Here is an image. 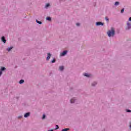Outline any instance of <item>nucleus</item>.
<instances>
[{
    "mask_svg": "<svg viewBox=\"0 0 131 131\" xmlns=\"http://www.w3.org/2000/svg\"><path fill=\"white\" fill-rule=\"evenodd\" d=\"M96 25L97 26H99V25H102V26H103L104 24H103L102 22L98 21L96 23Z\"/></svg>",
    "mask_w": 131,
    "mask_h": 131,
    "instance_id": "obj_2",
    "label": "nucleus"
},
{
    "mask_svg": "<svg viewBox=\"0 0 131 131\" xmlns=\"http://www.w3.org/2000/svg\"><path fill=\"white\" fill-rule=\"evenodd\" d=\"M115 34V31H114V28H111V31H108L107 32V35L110 37L111 36H114Z\"/></svg>",
    "mask_w": 131,
    "mask_h": 131,
    "instance_id": "obj_1",
    "label": "nucleus"
},
{
    "mask_svg": "<svg viewBox=\"0 0 131 131\" xmlns=\"http://www.w3.org/2000/svg\"><path fill=\"white\" fill-rule=\"evenodd\" d=\"M47 61H49V60H50V59L51 58V53H48L47 54Z\"/></svg>",
    "mask_w": 131,
    "mask_h": 131,
    "instance_id": "obj_3",
    "label": "nucleus"
},
{
    "mask_svg": "<svg viewBox=\"0 0 131 131\" xmlns=\"http://www.w3.org/2000/svg\"><path fill=\"white\" fill-rule=\"evenodd\" d=\"M118 5H119V2H115V6H118Z\"/></svg>",
    "mask_w": 131,
    "mask_h": 131,
    "instance_id": "obj_14",
    "label": "nucleus"
},
{
    "mask_svg": "<svg viewBox=\"0 0 131 131\" xmlns=\"http://www.w3.org/2000/svg\"><path fill=\"white\" fill-rule=\"evenodd\" d=\"M66 54H67V51H64L60 54V56H65Z\"/></svg>",
    "mask_w": 131,
    "mask_h": 131,
    "instance_id": "obj_5",
    "label": "nucleus"
},
{
    "mask_svg": "<svg viewBox=\"0 0 131 131\" xmlns=\"http://www.w3.org/2000/svg\"><path fill=\"white\" fill-rule=\"evenodd\" d=\"M75 101V99L74 98H73L71 100V103H74V101Z\"/></svg>",
    "mask_w": 131,
    "mask_h": 131,
    "instance_id": "obj_10",
    "label": "nucleus"
},
{
    "mask_svg": "<svg viewBox=\"0 0 131 131\" xmlns=\"http://www.w3.org/2000/svg\"><path fill=\"white\" fill-rule=\"evenodd\" d=\"M76 25H77V26H79V23H77Z\"/></svg>",
    "mask_w": 131,
    "mask_h": 131,
    "instance_id": "obj_27",
    "label": "nucleus"
},
{
    "mask_svg": "<svg viewBox=\"0 0 131 131\" xmlns=\"http://www.w3.org/2000/svg\"><path fill=\"white\" fill-rule=\"evenodd\" d=\"M84 76H86V77H90L91 75L88 74V73H84L83 74Z\"/></svg>",
    "mask_w": 131,
    "mask_h": 131,
    "instance_id": "obj_7",
    "label": "nucleus"
},
{
    "mask_svg": "<svg viewBox=\"0 0 131 131\" xmlns=\"http://www.w3.org/2000/svg\"><path fill=\"white\" fill-rule=\"evenodd\" d=\"M48 7H50V4L48 3L46 6V8H48Z\"/></svg>",
    "mask_w": 131,
    "mask_h": 131,
    "instance_id": "obj_21",
    "label": "nucleus"
},
{
    "mask_svg": "<svg viewBox=\"0 0 131 131\" xmlns=\"http://www.w3.org/2000/svg\"><path fill=\"white\" fill-rule=\"evenodd\" d=\"M56 129H59V126L58 125H56Z\"/></svg>",
    "mask_w": 131,
    "mask_h": 131,
    "instance_id": "obj_24",
    "label": "nucleus"
},
{
    "mask_svg": "<svg viewBox=\"0 0 131 131\" xmlns=\"http://www.w3.org/2000/svg\"><path fill=\"white\" fill-rule=\"evenodd\" d=\"M129 21H131V17L129 18Z\"/></svg>",
    "mask_w": 131,
    "mask_h": 131,
    "instance_id": "obj_28",
    "label": "nucleus"
},
{
    "mask_svg": "<svg viewBox=\"0 0 131 131\" xmlns=\"http://www.w3.org/2000/svg\"><path fill=\"white\" fill-rule=\"evenodd\" d=\"M96 84H97V82H94L92 83L93 86H95V85H96Z\"/></svg>",
    "mask_w": 131,
    "mask_h": 131,
    "instance_id": "obj_16",
    "label": "nucleus"
},
{
    "mask_svg": "<svg viewBox=\"0 0 131 131\" xmlns=\"http://www.w3.org/2000/svg\"><path fill=\"white\" fill-rule=\"evenodd\" d=\"M127 25L128 26V29H130L131 25L129 23H127Z\"/></svg>",
    "mask_w": 131,
    "mask_h": 131,
    "instance_id": "obj_8",
    "label": "nucleus"
},
{
    "mask_svg": "<svg viewBox=\"0 0 131 131\" xmlns=\"http://www.w3.org/2000/svg\"><path fill=\"white\" fill-rule=\"evenodd\" d=\"M36 22L37 23H38V24H41V21H38V20H36Z\"/></svg>",
    "mask_w": 131,
    "mask_h": 131,
    "instance_id": "obj_17",
    "label": "nucleus"
},
{
    "mask_svg": "<svg viewBox=\"0 0 131 131\" xmlns=\"http://www.w3.org/2000/svg\"><path fill=\"white\" fill-rule=\"evenodd\" d=\"M55 62H56V59H53V60H52L51 62L52 63H55Z\"/></svg>",
    "mask_w": 131,
    "mask_h": 131,
    "instance_id": "obj_20",
    "label": "nucleus"
},
{
    "mask_svg": "<svg viewBox=\"0 0 131 131\" xmlns=\"http://www.w3.org/2000/svg\"><path fill=\"white\" fill-rule=\"evenodd\" d=\"M30 115V113H27L24 115V117H28Z\"/></svg>",
    "mask_w": 131,
    "mask_h": 131,
    "instance_id": "obj_6",
    "label": "nucleus"
},
{
    "mask_svg": "<svg viewBox=\"0 0 131 131\" xmlns=\"http://www.w3.org/2000/svg\"><path fill=\"white\" fill-rule=\"evenodd\" d=\"M126 112H131V111L129 110H126Z\"/></svg>",
    "mask_w": 131,
    "mask_h": 131,
    "instance_id": "obj_25",
    "label": "nucleus"
},
{
    "mask_svg": "<svg viewBox=\"0 0 131 131\" xmlns=\"http://www.w3.org/2000/svg\"><path fill=\"white\" fill-rule=\"evenodd\" d=\"M45 118H46V115H43V117L42 118V119H45Z\"/></svg>",
    "mask_w": 131,
    "mask_h": 131,
    "instance_id": "obj_23",
    "label": "nucleus"
},
{
    "mask_svg": "<svg viewBox=\"0 0 131 131\" xmlns=\"http://www.w3.org/2000/svg\"><path fill=\"white\" fill-rule=\"evenodd\" d=\"M46 20H48V21H51V18L50 17H48L46 18Z\"/></svg>",
    "mask_w": 131,
    "mask_h": 131,
    "instance_id": "obj_11",
    "label": "nucleus"
},
{
    "mask_svg": "<svg viewBox=\"0 0 131 131\" xmlns=\"http://www.w3.org/2000/svg\"><path fill=\"white\" fill-rule=\"evenodd\" d=\"M123 12H124V9L123 8L121 10V13H123Z\"/></svg>",
    "mask_w": 131,
    "mask_h": 131,
    "instance_id": "obj_22",
    "label": "nucleus"
},
{
    "mask_svg": "<svg viewBox=\"0 0 131 131\" xmlns=\"http://www.w3.org/2000/svg\"><path fill=\"white\" fill-rule=\"evenodd\" d=\"M18 118H21V117H18Z\"/></svg>",
    "mask_w": 131,
    "mask_h": 131,
    "instance_id": "obj_30",
    "label": "nucleus"
},
{
    "mask_svg": "<svg viewBox=\"0 0 131 131\" xmlns=\"http://www.w3.org/2000/svg\"><path fill=\"white\" fill-rule=\"evenodd\" d=\"M2 41H3L4 43H6V42H7V40H6V39H5V37H4V36H3V37H2Z\"/></svg>",
    "mask_w": 131,
    "mask_h": 131,
    "instance_id": "obj_4",
    "label": "nucleus"
},
{
    "mask_svg": "<svg viewBox=\"0 0 131 131\" xmlns=\"http://www.w3.org/2000/svg\"><path fill=\"white\" fill-rule=\"evenodd\" d=\"M54 130L53 129H51V130H49L48 131H53Z\"/></svg>",
    "mask_w": 131,
    "mask_h": 131,
    "instance_id": "obj_29",
    "label": "nucleus"
},
{
    "mask_svg": "<svg viewBox=\"0 0 131 131\" xmlns=\"http://www.w3.org/2000/svg\"><path fill=\"white\" fill-rule=\"evenodd\" d=\"M105 20L106 21H107V22L109 21V18H108V17H105Z\"/></svg>",
    "mask_w": 131,
    "mask_h": 131,
    "instance_id": "obj_19",
    "label": "nucleus"
},
{
    "mask_svg": "<svg viewBox=\"0 0 131 131\" xmlns=\"http://www.w3.org/2000/svg\"><path fill=\"white\" fill-rule=\"evenodd\" d=\"M69 130V128H65L62 130V131H68Z\"/></svg>",
    "mask_w": 131,
    "mask_h": 131,
    "instance_id": "obj_13",
    "label": "nucleus"
},
{
    "mask_svg": "<svg viewBox=\"0 0 131 131\" xmlns=\"http://www.w3.org/2000/svg\"><path fill=\"white\" fill-rule=\"evenodd\" d=\"M64 70V67L63 66H61L59 67V70H60V71H62Z\"/></svg>",
    "mask_w": 131,
    "mask_h": 131,
    "instance_id": "obj_9",
    "label": "nucleus"
},
{
    "mask_svg": "<svg viewBox=\"0 0 131 131\" xmlns=\"http://www.w3.org/2000/svg\"><path fill=\"white\" fill-rule=\"evenodd\" d=\"M12 49H13V47H10L7 49V50L8 52H10V51H11V50H12Z\"/></svg>",
    "mask_w": 131,
    "mask_h": 131,
    "instance_id": "obj_15",
    "label": "nucleus"
},
{
    "mask_svg": "<svg viewBox=\"0 0 131 131\" xmlns=\"http://www.w3.org/2000/svg\"><path fill=\"white\" fill-rule=\"evenodd\" d=\"M23 82H24V80H20V81H19V83L21 84H22V83H23Z\"/></svg>",
    "mask_w": 131,
    "mask_h": 131,
    "instance_id": "obj_12",
    "label": "nucleus"
},
{
    "mask_svg": "<svg viewBox=\"0 0 131 131\" xmlns=\"http://www.w3.org/2000/svg\"><path fill=\"white\" fill-rule=\"evenodd\" d=\"M1 70H2V71H4V70H6V68H5V67L2 68Z\"/></svg>",
    "mask_w": 131,
    "mask_h": 131,
    "instance_id": "obj_18",
    "label": "nucleus"
},
{
    "mask_svg": "<svg viewBox=\"0 0 131 131\" xmlns=\"http://www.w3.org/2000/svg\"><path fill=\"white\" fill-rule=\"evenodd\" d=\"M2 74H3V72L2 71H0V76L1 75H2Z\"/></svg>",
    "mask_w": 131,
    "mask_h": 131,
    "instance_id": "obj_26",
    "label": "nucleus"
}]
</instances>
